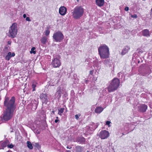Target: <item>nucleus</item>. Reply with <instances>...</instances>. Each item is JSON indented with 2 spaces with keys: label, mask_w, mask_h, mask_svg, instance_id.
<instances>
[{
  "label": "nucleus",
  "mask_w": 152,
  "mask_h": 152,
  "mask_svg": "<svg viewBox=\"0 0 152 152\" xmlns=\"http://www.w3.org/2000/svg\"><path fill=\"white\" fill-rule=\"evenodd\" d=\"M96 129V128H94V129H93V128H92L91 127H88V126L86 127V129H88V132H87V133H90V131L89 132H88L89 131V130L90 129V130H91V131L92 130H92H94L95 129Z\"/></svg>",
  "instance_id": "obj_26"
},
{
  "label": "nucleus",
  "mask_w": 152,
  "mask_h": 152,
  "mask_svg": "<svg viewBox=\"0 0 152 152\" xmlns=\"http://www.w3.org/2000/svg\"><path fill=\"white\" fill-rule=\"evenodd\" d=\"M120 73H118V75H120Z\"/></svg>",
  "instance_id": "obj_53"
},
{
  "label": "nucleus",
  "mask_w": 152,
  "mask_h": 152,
  "mask_svg": "<svg viewBox=\"0 0 152 152\" xmlns=\"http://www.w3.org/2000/svg\"><path fill=\"white\" fill-rule=\"evenodd\" d=\"M36 49V48L34 47H33L31 48V50L30 51V53H34V54H35L36 53V51L34 50Z\"/></svg>",
  "instance_id": "obj_23"
},
{
  "label": "nucleus",
  "mask_w": 152,
  "mask_h": 152,
  "mask_svg": "<svg viewBox=\"0 0 152 152\" xmlns=\"http://www.w3.org/2000/svg\"><path fill=\"white\" fill-rule=\"evenodd\" d=\"M129 133V132H128L126 133V134H128V133Z\"/></svg>",
  "instance_id": "obj_55"
},
{
  "label": "nucleus",
  "mask_w": 152,
  "mask_h": 152,
  "mask_svg": "<svg viewBox=\"0 0 152 152\" xmlns=\"http://www.w3.org/2000/svg\"><path fill=\"white\" fill-rule=\"evenodd\" d=\"M78 142H79L80 143H84L85 142V138L83 137H80L78 139Z\"/></svg>",
  "instance_id": "obj_18"
},
{
  "label": "nucleus",
  "mask_w": 152,
  "mask_h": 152,
  "mask_svg": "<svg viewBox=\"0 0 152 152\" xmlns=\"http://www.w3.org/2000/svg\"><path fill=\"white\" fill-rule=\"evenodd\" d=\"M77 150L76 152H82V150L83 149V148L80 146L77 147Z\"/></svg>",
  "instance_id": "obj_25"
},
{
  "label": "nucleus",
  "mask_w": 152,
  "mask_h": 152,
  "mask_svg": "<svg viewBox=\"0 0 152 152\" xmlns=\"http://www.w3.org/2000/svg\"><path fill=\"white\" fill-rule=\"evenodd\" d=\"M87 80H86L85 81H86V83H87Z\"/></svg>",
  "instance_id": "obj_50"
},
{
  "label": "nucleus",
  "mask_w": 152,
  "mask_h": 152,
  "mask_svg": "<svg viewBox=\"0 0 152 152\" xmlns=\"http://www.w3.org/2000/svg\"><path fill=\"white\" fill-rule=\"evenodd\" d=\"M102 62L106 65H108L110 63V60L108 59H105L102 61Z\"/></svg>",
  "instance_id": "obj_21"
},
{
  "label": "nucleus",
  "mask_w": 152,
  "mask_h": 152,
  "mask_svg": "<svg viewBox=\"0 0 152 152\" xmlns=\"http://www.w3.org/2000/svg\"><path fill=\"white\" fill-rule=\"evenodd\" d=\"M111 123V122L110 121H107L106 122V124L107 125L109 126L110 123Z\"/></svg>",
  "instance_id": "obj_34"
},
{
  "label": "nucleus",
  "mask_w": 152,
  "mask_h": 152,
  "mask_svg": "<svg viewBox=\"0 0 152 152\" xmlns=\"http://www.w3.org/2000/svg\"><path fill=\"white\" fill-rule=\"evenodd\" d=\"M52 112L53 114H54V111H52Z\"/></svg>",
  "instance_id": "obj_47"
},
{
  "label": "nucleus",
  "mask_w": 152,
  "mask_h": 152,
  "mask_svg": "<svg viewBox=\"0 0 152 152\" xmlns=\"http://www.w3.org/2000/svg\"><path fill=\"white\" fill-rule=\"evenodd\" d=\"M6 152H12V151H11L10 150H9L8 151Z\"/></svg>",
  "instance_id": "obj_46"
},
{
  "label": "nucleus",
  "mask_w": 152,
  "mask_h": 152,
  "mask_svg": "<svg viewBox=\"0 0 152 152\" xmlns=\"http://www.w3.org/2000/svg\"><path fill=\"white\" fill-rule=\"evenodd\" d=\"M137 110L141 112H145L147 109V106L145 104H139L137 106Z\"/></svg>",
  "instance_id": "obj_10"
},
{
  "label": "nucleus",
  "mask_w": 152,
  "mask_h": 152,
  "mask_svg": "<svg viewBox=\"0 0 152 152\" xmlns=\"http://www.w3.org/2000/svg\"><path fill=\"white\" fill-rule=\"evenodd\" d=\"M35 106H36V107L37 108V104H36Z\"/></svg>",
  "instance_id": "obj_49"
},
{
  "label": "nucleus",
  "mask_w": 152,
  "mask_h": 152,
  "mask_svg": "<svg viewBox=\"0 0 152 152\" xmlns=\"http://www.w3.org/2000/svg\"><path fill=\"white\" fill-rule=\"evenodd\" d=\"M23 16V18H26V14H24Z\"/></svg>",
  "instance_id": "obj_40"
},
{
  "label": "nucleus",
  "mask_w": 152,
  "mask_h": 152,
  "mask_svg": "<svg viewBox=\"0 0 152 152\" xmlns=\"http://www.w3.org/2000/svg\"><path fill=\"white\" fill-rule=\"evenodd\" d=\"M11 43V41H9L7 42L8 45H10Z\"/></svg>",
  "instance_id": "obj_37"
},
{
  "label": "nucleus",
  "mask_w": 152,
  "mask_h": 152,
  "mask_svg": "<svg viewBox=\"0 0 152 152\" xmlns=\"http://www.w3.org/2000/svg\"><path fill=\"white\" fill-rule=\"evenodd\" d=\"M10 143L8 140H6L4 142L0 141V150L4 149V148L7 146L8 144Z\"/></svg>",
  "instance_id": "obj_11"
},
{
  "label": "nucleus",
  "mask_w": 152,
  "mask_h": 152,
  "mask_svg": "<svg viewBox=\"0 0 152 152\" xmlns=\"http://www.w3.org/2000/svg\"><path fill=\"white\" fill-rule=\"evenodd\" d=\"M137 51L139 53H142L143 52V51L140 49H137Z\"/></svg>",
  "instance_id": "obj_32"
},
{
  "label": "nucleus",
  "mask_w": 152,
  "mask_h": 152,
  "mask_svg": "<svg viewBox=\"0 0 152 152\" xmlns=\"http://www.w3.org/2000/svg\"><path fill=\"white\" fill-rule=\"evenodd\" d=\"M93 71H90V74L91 75H92L93 73Z\"/></svg>",
  "instance_id": "obj_39"
},
{
  "label": "nucleus",
  "mask_w": 152,
  "mask_h": 152,
  "mask_svg": "<svg viewBox=\"0 0 152 152\" xmlns=\"http://www.w3.org/2000/svg\"><path fill=\"white\" fill-rule=\"evenodd\" d=\"M66 148L67 149H70L72 148L71 147H69V146H67L66 147Z\"/></svg>",
  "instance_id": "obj_43"
},
{
  "label": "nucleus",
  "mask_w": 152,
  "mask_h": 152,
  "mask_svg": "<svg viewBox=\"0 0 152 152\" xmlns=\"http://www.w3.org/2000/svg\"><path fill=\"white\" fill-rule=\"evenodd\" d=\"M124 10L126 11H128L129 10V8L128 7H125Z\"/></svg>",
  "instance_id": "obj_36"
},
{
  "label": "nucleus",
  "mask_w": 152,
  "mask_h": 152,
  "mask_svg": "<svg viewBox=\"0 0 152 152\" xmlns=\"http://www.w3.org/2000/svg\"><path fill=\"white\" fill-rule=\"evenodd\" d=\"M61 92L57 91L56 92V94H58L60 96H61Z\"/></svg>",
  "instance_id": "obj_33"
},
{
  "label": "nucleus",
  "mask_w": 152,
  "mask_h": 152,
  "mask_svg": "<svg viewBox=\"0 0 152 152\" xmlns=\"http://www.w3.org/2000/svg\"><path fill=\"white\" fill-rule=\"evenodd\" d=\"M67 11L66 8L64 6H61L59 8V13L62 15H65Z\"/></svg>",
  "instance_id": "obj_12"
},
{
  "label": "nucleus",
  "mask_w": 152,
  "mask_h": 152,
  "mask_svg": "<svg viewBox=\"0 0 152 152\" xmlns=\"http://www.w3.org/2000/svg\"><path fill=\"white\" fill-rule=\"evenodd\" d=\"M67 152H71V151L69 150H68L66 151Z\"/></svg>",
  "instance_id": "obj_48"
},
{
  "label": "nucleus",
  "mask_w": 152,
  "mask_h": 152,
  "mask_svg": "<svg viewBox=\"0 0 152 152\" xmlns=\"http://www.w3.org/2000/svg\"><path fill=\"white\" fill-rule=\"evenodd\" d=\"M4 106L5 110L3 115V119L5 121L9 120L12 117L14 112L16 109V104L14 96L11 98L5 96L4 101Z\"/></svg>",
  "instance_id": "obj_1"
},
{
  "label": "nucleus",
  "mask_w": 152,
  "mask_h": 152,
  "mask_svg": "<svg viewBox=\"0 0 152 152\" xmlns=\"http://www.w3.org/2000/svg\"><path fill=\"white\" fill-rule=\"evenodd\" d=\"M131 124H127V126H128L129 127H131Z\"/></svg>",
  "instance_id": "obj_44"
},
{
  "label": "nucleus",
  "mask_w": 152,
  "mask_h": 152,
  "mask_svg": "<svg viewBox=\"0 0 152 152\" xmlns=\"http://www.w3.org/2000/svg\"><path fill=\"white\" fill-rule=\"evenodd\" d=\"M81 115L80 114H78L76 115H75V118L77 120H78L79 118V116H80Z\"/></svg>",
  "instance_id": "obj_29"
},
{
  "label": "nucleus",
  "mask_w": 152,
  "mask_h": 152,
  "mask_svg": "<svg viewBox=\"0 0 152 152\" xmlns=\"http://www.w3.org/2000/svg\"><path fill=\"white\" fill-rule=\"evenodd\" d=\"M56 118H57V119H58V117H56Z\"/></svg>",
  "instance_id": "obj_51"
},
{
  "label": "nucleus",
  "mask_w": 152,
  "mask_h": 152,
  "mask_svg": "<svg viewBox=\"0 0 152 152\" xmlns=\"http://www.w3.org/2000/svg\"><path fill=\"white\" fill-rule=\"evenodd\" d=\"M131 16L132 18H136L137 17V15L134 14L133 15H131Z\"/></svg>",
  "instance_id": "obj_31"
},
{
  "label": "nucleus",
  "mask_w": 152,
  "mask_h": 152,
  "mask_svg": "<svg viewBox=\"0 0 152 152\" xmlns=\"http://www.w3.org/2000/svg\"><path fill=\"white\" fill-rule=\"evenodd\" d=\"M141 33L142 35L144 37H149L151 35L149 31L147 29L142 30L141 31Z\"/></svg>",
  "instance_id": "obj_13"
},
{
  "label": "nucleus",
  "mask_w": 152,
  "mask_h": 152,
  "mask_svg": "<svg viewBox=\"0 0 152 152\" xmlns=\"http://www.w3.org/2000/svg\"><path fill=\"white\" fill-rule=\"evenodd\" d=\"M26 20L27 21H31V20L30 19V18L29 17H26Z\"/></svg>",
  "instance_id": "obj_35"
},
{
  "label": "nucleus",
  "mask_w": 152,
  "mask_h": 152,
  "mask_svg": "<svg viewBox=\"0 0 152 152\" xmlns=\"http://www.w3.org/2000/svg\"><path fill=\"white\" fill-rule=\"evenodd\" d=\"M40 99L42 101L43 104H46L48 102V96L46 94L42 93L39 96Z\"/></svg>",
  "instance_id": "obj_9"
},
{
  "label": "nucleus",
  "mask_w": 152,
  "mask_h": 152,
  "mask_svg": "<svg viewBox=\"0 0 152 152\" xmlns=\"http://www.w3.org/2000/svg\"><path fill=\"white\" fill-rule=\"evenodd\" d=\"M36 83H33L32 85V91H34L36 90L35 88L36 87Z\"/></svg>",
  "instance_id": "obj_24"
},
{
  "label": "nucleus",
  "mask_w": 152,
  "mask_h": 152,
  "mask_svg": "<svg viewBox=\"0 0 152 152\" xmlns=\"http://www.w3.org/2000/svg\"><path fill=\"white\" fill-rule=\"evenodd\" d=\"M59 121V120L56 119L55 120V122L56 123H57Z\"/></svg>",
  "instance_id": "obj_41"
},
{
  "label": "nucleus",
  "mask_w": 152,
  "mask_h": 152,
  "mask_svg": "<svg viewBox=\"0 0 152 152\" xmlns=\"http://www.w3.org/2000/svg\"><path fill=\"white\" fill-rule=\"evenodd\" d=\"M9 47V46L8 45L7 46L6 45V46L5 47V48L6 49H7Z\"/></svg>",
  "instance_id": "obj_42"
},
{
  "label": "nucleus",
  "mask_w": 152,
  "mask_h": 152,
  "mask_svg": "<svg viewBox=\"0 0 152 152\" xmlns=\"http://www.w3.org/2000/svg\"><path fill=\"white\" fill-rule=\"evenodd\" d=\"M104 0H96V4L99 7H101L104 5Z\"/></svg>",
  "instance_id": "obj_14"
},
{
  "label": "nucleus",
  "mask_w": 152,
  "mask_h": 152,
  "mask_svg": "<svg viewBox=\"0 0 152 152\" xmlns=\"http://www.w3.org/2000/svg\"><path fill=\"white\" fill-rule=\"evenodd\" d=\"M47 38L46 37H43L41 39V41L42 43L43 44H45L47 41Z\"/></svg>",
  "instance_id": "obj_19"
},
{
  "label": "nucleus",
  "mask_w": 152,
  "mask_h": 152,
  "mask_svg": "<svg viewBox=\"0 0 152 152\" xmlns=\"http://www.w3.org/2000/svg\"><path fill=\"white\" fill-rule=\"evenodd\" d=\"M150 107L152 109V105H151V103L149 104Z\"/></svg>",
  "instance_id": "obj_45"
},
{
  "label": "nucleus",
  "mask_w": 152,
  "mask_h": 152,
  "mask_svg": "<svg viewBox=\"0 0 152 152\" xmlns=\"http://www.w3.org/2000/svg\"><path fill=\"white\" fill-rule=\"evenodd\" d=\"M35 145L36 147H38L39 146V144L38 143H35Z\"/></svg>",
  "instance_id": "obj_38"
},
{
  "label": "nucleus",
  "mask_w": 152,
  "mask_h": 152,
  "mask_svg": "<svg viewBox=\"0 0 152 152\" xmlns=\"http://www.w3.org/2000/svg\"><path fill=\"white\" fill-rule=\"evenodd\" d=\"M7 146L8 147V148H12L14 146L12 144H11L10 145H9V144H8L7 145Z\"/></svg>",
  "instance_id": "obj_28"
},
{
  "label": "nucleus",
  "mask_w": 152,
  "mask_h": 152,
  "mask_svg": "<svg viewBox=\"0 0 152 152\" xmlns=\"http://www.w3.org/2000/svg\"><path fill=\"white\" fill-rule=\"evenodd\" d=\"M54 41L60 42L64 39V36L60 31H58L54 33L53 36Z\"/></svg>",
  "instance_id": "obj_6"
},
{
  "label": "nucleus",
  "mask_w": 152,
  "mask_h": 152,
  "mask_svg": "<svg viewBox=\"0 0 152 152\" xmlns=\"http://www.w3.org/2000/svg\"><path fill=\"white\" fill-rule=\"evenodd\" d=\"M104 108L101 107H96L95 110V112L96 113H100L103 110Z\"/></svg>",
  "instance_id": "obj_17"
},
{
  "label": "nucleus",
  "mask_w": 152,
  "mask_h": 152,
  "mask_svg": "<svg viewBox=\"0 0 152 152\" xmlns=\"http://www.w3.org/2000/svg\"><path fill=\"white\" fill-rule=\"evenodd\" d=\"M98 50L99 54L101 59H107L109 57V48L105 44L101 45L98 48Z\"/></svg>",
  "instance_id": "obj_2"
},
{
  "label": "nucleus",
  "mask_w": 152,
  "mask_h": 152,
  "mask_svg": "<svg viewBox=\"0 0 152 152\" xmlns=\"http://www.w3.org/2000/svg\"><path fill=\"white\" fill-rule=\"evenodd\" d=\"M130 47L128 46H125L124 48L123 49L122 52V55H124L126 53H127L128 51L130 50Z\"/></svg>",
  "instance_id": "obj_15"
},
{
  "label": "nucleus",
  "mask_w": 152,
  "mask_h": 152,
  "mask_svg": "<svg viewBox=\"0 0 152 152\" xmlns=\"http://www.w3.org/2000/svg\"><path fill=\"white\" fill-rule=\"evenodd\" d=\"M52 65L54 68L59 67L61 65V62L59 57L54 58L52 60Z\"/></svg>",
  "instance_id": "obj_7"
},
{
  "label": "nucleus",
  "mask_w": 152,
  "mask_h": 152,
  "mask_svg": "<svg viewBox=\"0 0 152 152\" xmlns=\"http://www.w3.org/2000/svg\"><path fill=\"white\" fill-rule=\"evenodd\" d=\"M50 33V31L47 30L45 32V34L46 36H48L49 34Z\"/></svg>",
  "instance_id": "obj_27"
},
{
  "label": "nucleus",
  "mask_w": 152,
  "mask_h": 152,
  "mask_svg": "<svg viewBox=\"0 0 152 152\" xmlns=\"http://www.w3.org/2000/svg\"><path fill=\"white\" fill-rule=\"evenodd\" d=\"M27 146L30 149H32L33 147L31 142L29 141L27 142Z\"/></svg>",
  "instance_id": "obj_20"
},
{
  "label": "nucleus",
  "mask_w": 152,
  "mask_h": 152,
  "mask_svg": "<svg viewBox=\"0 0 152 152\" xmlns=\"http://www.w3.org/2000/svg\"><path fill=\"white\" fill-rule=\"evenodd\" d=\"M134 130V129H133L132 130H132ZM131 131H130V132H131Z\"/></svg>",
  "instance_id": "obj_54"
},
{
  "label": "nucleus",
  "mask_w": 152,
  "mask_h": 152,
  "mask_svg": "<svg viewBox=\"0 0 152 152\" xmlns=\"http://www.w3.org/2000/svg\"><path fill=\"white\" fill-rule=\"evenodd\" d=\"M15 54L14 53H11V52H9L7 54L5 57V59L6 60H9L12 57H14L15 56Z\"/></svg>",
  "instance_id": "obj_16"
},
{
  "label": "nucleus",
  "mask_w": 152,
  "mask_h": 152,
  "mask_svg": "<svg viewBox=\"0 0 152 152\" xmlns=\"http://www.w3.org/2000/svg\"><path fill=\"white\" fill-rule=\"evenodd\" d=\"M17 24L14 23L10 27L7 36L11 38H14L16 37L18 33Z\"/></svg>",
  "instance_id": "obj_5"
},
{
  "label": "nucleus",
  "mask_w": 152,
  "mask_h": 152,
  "mask_svg": "<svg viewBox=\"0 0 152 152\" xmlns=\"http://www.w3.org/2000/svg\"><path fill=\"white\" fill-rule=\"evenodd\" d=\"M62 90V88L61 86H59L57 88V91L61 92Z\"/></svg>",
  "instance_id": "obj_30"
},
{
  "label": "nucleus",
  "mask_w": 152,
  "mask_h": 152,
  "mask_svg": "<svg viewBox=\"0 0 152 152\" xmlns=\"http://www.w3.org/2000/svg\"><path fill=\"white\" fill-rule=\"evenodd\" d=\"M64 110V108H60L58 109V114L61 116L62 115V113H63Z\"/></svg>",
  "instance_id": "obj_22"
},
{
  "label": "nucleus",
  "mask_w": 152,
  "mask_h": 152,
  "mask_svg": "<svg viewBox=\"0 0 152 152\" xmlns=\"http://www.w3.org/2000/svg\"><path fill=\"white\" fill-rule=\"evenodd\" d=\"M120 83V80L118 78H115L113 79L107 87L108 91L111 92L115 91L119 87Z\"/></svg>",
  "instance_id": "obj_3"
},
{
  "label": "nucleus",
  "mask_w": 152,
  "mask_h": 152,
  "mask_svg": "<svg viewBox=\"0 0 152 152\" xmlns=\"http://www.w3.org/2000/svg\"><path fill=\"white\" fill-rule=\"evenodd\" d=\"M109 136V133L106 130L101 131L99 134V137L102 139L107 138Z\"/></svg>",
  "instance_id": "obj_8"
},
{
  "label": "nucleus",
  "mask_w": 152,
  "mask_h": 152,
  "mask_svg": "<svg viewBox=\"0 0 152 152\" xmlns=\"http://www.w3.org/2000/svg\"><path fill=\"white\" fill-rule=\"evenodd\" d=\"M72 12L73 17L75 19L80 18L84 13V9L81 6H76Z\"/></svg>",
  "instance_id": "obj_4"
},
{
  "label": "nucleus",
  "mask_w": 152,
  "mask_h": 152,
  "mask_svg": "<svg viewBox=\"0 0 152 152\" xmlns=\"http://www.w3.org/2000/svg\"><path fill=\"white\" fill-rule=\"evenodd\" d=\"M122 134H123V135H125V134H124V133H123Z\"/></svg>",
  "instance_id": "obj_52"
}]
</instances>
